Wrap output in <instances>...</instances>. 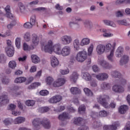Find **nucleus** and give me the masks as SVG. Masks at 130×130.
I'll return each instance as SVG.
<instances>
[{
	"mask_svg": "<svg viewBox=\"0 0 130 130\" xmlns=\"http://www.w3.org/2000/svg\"><path fill=\"white\" fill-rule=\"evenodd\" d=\"M42 49L44 50L45 52H50L51 50H53L57 54H60L61 52V45L58 43L52 47V41H49L47 45H45V43H41Z\"/></svg>",
	"mask_w": 130,
	"mask_h": 130,
	"instance_id": "f257e3e1",
	"label": "nucleus"
},
{
	"mask_svg": "<svg viewBox=\"0 0 130 130\" xmlns=\"http://www.w3.org/2000/svg\"><path fill=\"white\" fill-rule=\"evenodd\" d=\"M109 99H110V98L108 95H100L97 98V101L100 104H101L102 106L105 107V108H110V107H111V108H115V106H116V104L114 102H112L109 105L107 101H108Z\"/></svg>",
	"mask_w": 130,
	"mask_h": 130,
	"instance_id": "f03ea898",
	"label": "nucleus"
},
{
	"mask_svg": "<svg viewBox=\"0 0 130 130\" xmlns=\"http://www.w3.org/2000/svg\"><path fill=\"white\" fill-rule=\"evenodd\" d=\"M60 40L63 45H68L70 43H72L73 38L71 36L64 35L60 38Z\"/></svg>",
	"mask_w": 130,
	"mask_h": 130,
	"instance_id": "7ed1b4c3",
	"label": "nucleus"
},
{
	"mask_svg": "<svg viewBox=\"0 0 130 130\" xmlns=\"http://www.w3.org/2000/svg\"><path fill=\"white\" fill-rule=\"evenodd\" d=\"M60 54H61L62 56H69L71 54V47L68 46H65L61 50Z\"/></svg>",
	"mask_w": 130,
	"mask_h": 130,
	"instance_id": "20e7f679",
	"label": "nucleus"
},
{
	"mask_svg": "<svg viewBox=\"0 0 130 130\" xmlns=\"http://www.w3.org/2000/svg\"><path fill=\"white\" fill-rule=\"evenodd\" d=\"M42 122V120H41V119L40 118H36L34 119L32 121V125L36 130L40 129V128H41L40 125H41Z\"/></svg>",
	"mask_w": 130,
	"mask_h": 130,
	"instance_id": "39448f33",
	"label": "nucleus"
},
{
	"mask_svg": "<svg viewBox=\"0 0 130 130\" xmlns=\"http://www.w3.org/2000/svg\"><path fill=\"white\" fill-rule=\"evenodd\" d=\"M116 45V43H113L112 45V48L109 55L107 56V58L111 62L114 61V58H113V55H114V50L115 49V46Z\"/></svg>",
	"mask_w": 130,
	"mask_h": 130,
	"instance_id": "423d86ee",
	"label": "nucleus"
},
{
	"mask_svg": "<svg viewBox=\"0 0 130 130\" xmlns=\"http://www.w3.org/2000/svg\"><path fill=\"white\" fill-rule=\"evenodd\" d=\"M65 83L66 79H64V78H59L54 82L53 85V87H60L62 86V85H64Z\"/></svg>",
	"mask_w": 130,
	"mask_h": 130,
	"instance_id": "0eeeda50",
	"label": "nucleus"
},
{
	"mask_svg": "<svg viewBox=\"0 0 130 130\" xmlns=\"http://www.w3.org/2000/svg\"><path fill=\"white\" fill-rule=\"evenodd\" d=\"M62 100V97L59 95H56L51 98L49 100V102L50 103H57L60 102Z\"/></svg>",
	"mask_w": 130,
	"mask_h": 130,
	"instance_id": "6e6552de",
	"label": "nucleus"
},
{
	"mask_svg": "<svg viewBox=\"0 0 130 130\" xmlns=\"http://www.w3.org/2000/svg\"><path fill=\"white\" fill-rule=\"evenodd\" d=\"M96 78L99 81H105L108 79V74L106 73H100L96 75Z\"/></svg>",
	"mask_w": 130,
	"mask_h": 130,
	"instance_id": "1a4fd4ad",
	"label": "nucleus"
},
{
	"mask_svg": "<svg viewBox=\"0 0 130 130\" xmlns=\"http://www.w3.org/2000/svg\"><path fill=\"white\" fill-rule=\"evenodd\" d=\"M18 8L16 10L15 12L17 13V14H19L21 13L23 14L24 12H25V10H26V7H25V5L22 3H18Z\"/></svg>",
	"mask_w": 130,
	"mask_h": 130,
	"instance_id": "9d476101",
	"label": "nucleus"
},
{
	"mask_svg": "<svg viewBox=\"0 0 130 130\" xmlns=\"http://www.w3.org/2000/svg\"><path fill=\"white\" fill-rule=\"evenodd\" d=\"M112 90L115 93H123V92H124V88L120 85H114L113 86Z\"/></svg>",
	"mask_w": 130,
	"mask_h": 130,
	"instance_id": "9b49d317",
	"label": "nucleus"
},
{
	"mask_svg": "<svg viewBox=\"0 0 130 130\" xmlns=\"http://www.w3.org/2000/svg\"><path fill=\"white\" fill-rule=\"evenodd\" d=\"M129 60V57L126 55H124L120 60V66H123V64H126Z\"/></svg>",
	"mask_w": 130,
	"mask_h": 130,
	"instance_id": "f8f14e48",
	"label": "nucleus"
},
{
	"mask_svg": "<svg viewBox=\"0 0 130 130\" xmlns=\"http://www.w3.org/2000/svg\"><path fill=\"white\" fill-rule=\"evenodd\" d=\"M84 122V119L82 117H75L73 119V123L76 125H81Z\"/></svg>",
	"mask_w": 130,
	"mask_h": 130,
	"instance_id": "ddd939ff",
	"label": "nucleus"
},
{
	"mask_svg": "<svg viewBox=\"0 0 130 130\" xmlns=\"http://www.w3.org/2000/svg\"><path fill=\"white\" fill-rule=\"evenodd\" d=\"M6 53L9 57H12L14 56V47L11 46V48L10 47H7L6 48Z\"/></svg>",
	"mask_w": 130,
	"mask_h": 130,
	"instance_id": "4468645a",
	"label": "nucleus"
},
{
	"mask_svg": "<svg viewBox=\"0 0 130 130\" xmlns=\"http://www.w3.org/2000/svg\"><path fill=\"white\" fill-rule=\"evenodd\" d=\"M70 81L72 82H74V83H76L77 82V80L79 79V74L77 72H73L72 74L70 77Z\"/></svg>",
	"mask_w": 130,
	"mask_h": 130,
	"instance_id": "2eb2a0df",
	"label": "nucleus"
},
{
	"mask_svg": "<svg viewBox=\"0 0 130 130\" xmlns=\"http://www.w3.org/2000/svg\"><path fill=\"white\" fill-rule=\"evenodd\" d=\"M51 64L53 68H56L59 64L58 60L55 56L51 57Z\"/></svg>",
	"mask_w": 130,
	"mask_h": 130,
	"instance_id": "dca6fc26",
	"label": "nucleus"
},
{
	"mask_svg": "<svg viewBox=\"0 0 130 130\" xmlns=\"http://www.w3.org/2000/svg\"><path fill=\"white\" fill-rule=\"evenodd\" d=\"M42 124L43 126H44L45 128H46L47 129L50 128V122H49L48 119L47 118H45L42 120Z\"/></svg>",
	"mask_w": 130,
	"mask_h": 130,
	"instance_id": "f3484780",
	"label": "nucleus"
},
{
	"mask_svg": "<svg viewBox=\"0 0 130 130\" xmlns=\"http://www.w3.org/2000/svg\"><path fill=\"white\" fill-rule=\"evenodd\" d=\"M5 10L6 12V17H7V18H9L10 19L13 18V14L11 13V7L9 5H7L5 8Z\"/></svg>",
	"mask_w": 130,
	"mask_h": 130,
	"instance_id": "a211bd4d",
	"label": "nucleus"
},
{
	"mask_svg": "<svg viewBox=\"0 0 130 130\" xmlns=\"http://www.w3.org/2000/svg\"><path fill=\"white\" fill-rule=\"evenodd\" d=\"M128 110V107L126 105L121 106L118 109L119 113H120V114H124L126 111Z\"/></svg>",
	"mask_w": 130,
	"mask_h": 130,
	"instance_id": "6ab92c4d",
	"label": "nucleus"
},
{
	"mask_svg": "<svg viewBox=\"0 0 130 130\" xmlns=\"http://www.w3.org/2000/svg\"><path fill=\"white\" fill-rule=\"evenodd\" d=\"M111 75L112 78H117L118 79H120V78L122 77V75H121V74L120 73V72L117 71H112L111 73Z\"/></svg>",
	"mask_w": 130,
	"mask_h": 130,
	"instance_id": "aec40b11",
	"label": "nucleus"
},
{
	"mask_svg": "<svg viewBox=\"0 0 130 130\" xmlns=\"http://www.w3.org/2000/svg\"><path fill=\"white\" fill-rule=\"evenodd\" d=\"M96 51L99 54H102L105 51V47L102 45H99L96 48Z\"/></svg>",
	"mask_w": 130,
	"mask_h": 130,
	"instance_id": "412c9836",
	"label": "nucleus"
},
{
	"mask_svg": "<svg viewBox=\"0 0 130 130\" xmlns=\"http://www.w3.org/2000/svg\"><path fill=\"white\" fill-rule=\"evenodd\" d=\"M122 53H123V48L119 47L115 52L116 57H121Z\"/></svg>",
	"mask_w": 130,
	"mask_h": 130,
	"instance_id": "4be33fe9",
	"label": "nucleus"
},
{
	"mask_svg": "<svg viewBox=\"0 0 130 130\" xmlns=\"http://www.w3.org/2000/svg\"><path fill=\"white\" fill-rule=\"evenodd\" d=\"M31 40L34 45H38V44L39 43V37L37 36V35L36 34L32 35Z\"/></svg>",
	"mask_w": 130,
	"mask_h": 130,
	"instance_id": "5701e85b",
	"label": "nucleus"
},
{
	"mask_svg": "<svg viewBox=\"0 0 130 130\" xmlns=\"http://www.w3.org/2000/svg\"><path fill=\"white\" fill-rule=\"evenodd\" d=\"M83 79L85 81H91L92 80V76L88 72H84L82 73Z\"/></svg>",
	"mask_w": 130,
	"mask_h": 130,
	"instance_id": "b1692460",
	"label": "nucleus"
},
{
	"mask_svg": "<svg viewBox=\"0 0 130 130\" xmlns=\"http://www.w3.org/2000/svg\"><path fill=\"white\" fill-rule=\"evenodd\" d=\"M25 122V118L23 117H18L14 119L15 124H20Z\"/></svg>",
	"mask_w": 130,
	"mask_h": 130,
	"instance_id": "393cba45",
	"label": "nucleus"
},
{
	"mask_svg": "<svg viewBox=\"0 0 130 130\" xmlns=\"http://www.w3.org/2000/svg\"><path fill=\"white\" fill-rule=\"evenodd\" d=\"M70 91L73 95H78L81 94V90L78 87H72Z\"/></svg>",
	"mask_w": 130,
	"mask_h": 130,
	"instance_id": "a878e982",
	"label": "nucleus"
},
{
	"mask_svg": "<svg viewBox=\"0 0 130 130\" xmlns=\"http://www.w3.org/2000/svg\"><path fill=\"white\" fill-rule=\"evenodd\" d=\"M76 59L79 62H83V61H85L86 59L83 57V56L79 53V52L77 53L76 56Z\"/></svg>",
	"mask_w": 130,
	"mask_h": 130,
	"instance_id": "bb28decb",
	"label": "nucleus"
},
{
	"mask_svg": "<svg viewBox=\"0 0 130 130\" xmlns=\"http://www.w3.org/2000/svg\"><path fill=\"white\" fill-rule=\"evenodd\" d=\"M80 40L79 39H76L73 41V45L74 48L76 49V50H79L80 49Z\"/></svg>",
	"mask_w": 130,
	"mask_h": 130,
	"instance_id": "cd10ccee",
	"label": "nucleus"
},
{
	"mask_svg": "<svg viewBox=\"0 0 130 130\" xmlns=\"http://www.w3.org/2000/svg\"><path fill=\"white\" fill-rule=\"evenodd\" d=\"M0 101L3 102L4 104H8V103H9V99H8V95H1Z\"/></svg>",
	"mask_w": 130,
	"mask_h": 130,
	"instance_id": "c85d7f7f",
	"label": "nucleus"
},
{
	"mask_svg": "<svg viewBox=\"0 0 130 130\" xmlns=\"http://www.w3.org/2000/svg\"><path fill=\"white\" fill-rule=\"evenodd\" d=\"M31 58L32 62L34 63H38V62H40V58H39V57H38L36 55H32L31 56Z\"/></svg>",
	"mask_w": 130,
	"mask_h": 130,
	"instance_id": "c756f323",
	"label": "nucleus"
},
{
	"mask_svg": "<svg viewBox=\"0 0 130 130\" xmlns=\"http://www.w3.org/2000/svg\"><path fill=\"white\" fill-rule=\"evenodd\" d=\"M25 81L26 78L24 77L17 78L14 81L15 83H16L17 84H21V83H24V82Z\"/></svg>",
	"mask_w": 130,
	"mask_h": 130,
	"instance_id": "7c9ffc66",
	"label": "nucleus"
},
{
	"mask_svg": "<svg viewBox=\"0 0 130 130\" xmlns=\"http://www.w3.org/2000/svg\"><path fill=\"white\" fill-rule=\"evenodd\" d=\"M103 22L105 24V25H107V26H111V27H116V25L115 24L114 22H113V21H112L104 20H103Z\"/></svg>",
	"mask_w": 130,
	"mask_h": 130,
	"instance_id": "2f4dec72",
	"label": "nucleus"
},
{
	"mask_svg": "<svg viewBox=\"0 0 130 130\" xmlns=\"http://www.w3.org/2000/svg\"><path fill=\"white\" fill-rule=\"evenodd\" d=\"M90 44V39L88 38L83 39L80 42V45L81 46L88 45V44Z\"/></svg>",
	"mask_w": 130,
	"mask_h": 130,
	"instance_id": "473e14b6",
	"label": "nucleus"
},
{
	"mask_svg": "<svg viewBox=\"0 0 130 130\" xmlns=\"http://www.w3.org/2000/svg\"><path fill=\"white\" fill-rule=\"evenodd\" d=\"M118 25H123V26H129V23L127 22L126 19H122L121 20H117Z\"/></svg>",
	"mask_w": 130,
	"mask_h": 130,
	"instance_id": "72a5a7b5",
	"label": "nucleus"
},
{
	"mask_svg": "<svg viewBox=\"0 0 130 130\" xmlns=\"http://www.w3.org/2000/svg\"><path fill=\"white\" fill-rule=\"evenodd\" d=\"M100 64L102 66L103 68L105 69H110V66H109V63L107 62L105 60H101L100 61Z\"/></svg>",
	"mask_w": 130,
	"mask_h": 130,
	"instance_id": "f704fd0d",
	"label": "nucleus"
},
{
	"mask_svg": "<svg viewBox=\"0 0 130 130\" xmlns=\"http://www.w3.org/2000/svg\"><path fill=\"white\" fill-rule=\"evenodd\" d=\"M68 115L67 113H63L61 114H60L58 116V119L59 120H61L62 121H63L64 119H66L68 117Z\"/></svg>",
	"mask_w": 130,
	"mask_h": 130,
	"instance_id": "c9c22d12",
	"label": "nucleus"
},
{
	"mask_svg": "<svg viewBox=\"0 0 130 130\" xmlns=\"http://www.w3.org/2000/svg\"><path fill=\"white\" fill-rule=\"evenodd\" d=\"M41 84L39 82H35L33 84H31L28 87V89L29 90H31V89H35V88H37V87H39Z\"/></svg>",
	"mask_w": 130,
	"mask_h": 130,
	"instance_id": "e433bc0d",
	"label": "nucleus"
},
{
	"mask_svg": "<svg viewBox=\"0 0 130 130\" xmlns=\"http://www.w3.org/2000/svg\"><path fill=\"white\" fill-rule=\"evenodd\" d=\"M83 91L86 96H93V92L88 88H84Z\"/></svg>",
	"mask_w": 130,
	"mask_h": 130,
	"instance_id": "4c0bfd02",
	"label": "nucleus"
},
{
	"mask_svg": "<svg viewBox=\"0 0 130 130\" xmlns=\"http://www.w3.org/2000/svg\"><path fill=\"white\" fill-rule=\"evenodd\" d=\"M86 111V106L84 105H81L78 108V113L80 114H83Z\"/></svg>",
	"mask_w": 130,
	"mask_h": 130,
	"instance_id": "58836bf2",
	"label": "nucleus"
},
{
	"mask_svg": "<svg viewBox=\"0 0 130 130\" xmlns=\"http://www.w3.org/2000/svg\"><path fill=\"white\" fill-rule=\"evenodd\" d=\"M24 40L27 42L31 40V34L29 32H26L24 35Z\"/></svg>",
	"mask_w": 130,
	"mask_h": 130,
	"instance_id": "ea45409f",
	"label": "nucleus"
},
{
	"mask_svg": "<svg viewBox=\"0 0 130 130\" xmlns=\"http://www.w3.org/2000/svg\"><path fill=\"white\" fill-rule=\"evenodd\" d=\"M101 87L104 90H109V89H110V84L106 82H104L101 85Z\"/></svg>",
	"mask_w": 130,
	"mask_h": 130,
	"instance_id": "a19ab883",
	"label": "nucleus"
},
{
	"mask_svg": "<svg viewBox=\"0 0 130 130\" xmlns=\"http://www.w3.org/2000/svg\"><path fill=\"white\" fill-rule=\"evenodd\" d=\"M2 82L4 85H8L10 83V79H9V77L4 76L2 79Z\"/></svg>",
	"mask_w": 130,
	"mask_h": 130,
	"instance_id": "79ce46f5",
	"label": "nucleus"
},
{
	"mask_svg": "<svg viewBox=\"0 0 130 130\" xmlns=\"http://www.w3.org/2000/svg\"><path fill=\"white\" fill-rule=\"evenodd\" d=\"M9 67L11 69H12L13 70H14V69H15V68L17 67V62H16L14 60H11L9 63Z\"/></svg>",
	"mask_w": 130,
	"mask_h": 130,
	"instance_id": "37998d69",
	"label": "nucleus"
},
{
	"mask_svg": "<svg viewBox=\"0 0 130 130\" xmlns=\"http://www.w3.org/2000/svg\"><path fill=\"white\" fill-rule=\"evenodd\" d=\"M15 45L17 48H18V49L19 48H20V47H21V39H20L19 38H17L16 39Z\"/></svg>",
	"mask_w": 130,
	"mask_h": 130,
	"instance_id": "c03bdc74",
	"label": "nucleus"
},
{
	"mask_svg": "<svg viewBox=\"0 0 130 130\" xmlns=\"http://www.w3.org/2000/svg\"><path fill=\"white\" fill-rule=\"evenodd\" d=\"M118 126H119V124L118 123H114V124L110 125V130H116Z\"/></svg>",
	"mask_w": 130,
	"mask_h": 130,
	"instance_id": "a18cd8bd",
	"label": "nucleus"
},
{
	"mask_svg": "<svg viewBox=\"0 0 130 130\" xmlns=\"http://www.w3.org/2000/svg\"><path fill=\"white\" fill-rule=\"evenodd\" d=\"M6 60H7V58L6 57V56H5V54H1L0 55V62L1 63H5Z\"/></svg>",
	"mask_w": 130,
	"mask_h": 130,
	"instance_id": "49530a36",
	"label": "nucleus"
},
{
	"mask_svg": "<svg viewBox=\"0 0 130 130\" xmlns=\"http://www.w3.org/2000/svg\"><path fill=\"white\" fill-rule=\"evenodd\" d=\"M123 3L130 4V0H117L116 2V5H120L121 4H123Z\"/></svg>",
	"mask_w": 130,
	"mask_h": 130,
	"instance_id": "de8ad7c7",
	"label": "nucleus"
},
{
	"mask_svg": "<svg viewBox=\"0 0 130 130\" xmlns=\"http://www.w3.org/2000/svg\"><path fill=\"white\" fill-rule=\"evenodd\" d=\"M29 23H31L32 26H34V25H35V23H36V17L35 16V15H32L30 17Z\"/></svg>",
	"mask_w": 130,
	"mask_h": 130,
	"instance_id": "09e8293b",
	"label": "nucleus"
},
{
	"mask_svg": "<svg viewBox=\"0 0 130 130\" xmlns=\"http://www.w3.org/2000/svg\"><path fill=\"white\" fill-rule=\"evenodd\" d=\"M79 52L85 59H87V57H88V53H87V51L83 50V51Z\"/></svg>",
	"mask_w": 130,
	"mask_h": 130,
	"instance_id": "8fccbe9b",
	"label": "nucleus"
},
{
	"mask_svg": "<svg viewBox=\"0 0 130 130\" xmlns=\"http://www.w3.org/2000/svg\"><path fill=\"white\" fill-rule=\"evenodd\" d=\"M25 104L27 105V106H33L35 105V101L33 100L26 101Z\"/></svg>",
	"mask_w": 130,
	"mask_h": 130,
	"instance_id": "3c124183",
	"label": "nucleus"
},
{
	"mask_svg": "<svg viewBox=\"0 0 130 130\" xmlns=\"http://www.w3.org/2000/svg\"><path fill=\"white\" fill-rule=\"evenodd\" d=\"M91 21L89 20H86L84 22V25L86 28H87L88 29H90L91 28Z\"/></svg>",
	"mask_w": 130,
	"mask_h": 130,
	"instance_id": "603ef678",
	"label": "nucleus"
},
{
	"mask_svg": "<svg viewBox=\"0 0 130 130\" xmlns=\"http://www.w3.org/2000/svg\"><path fill=\"white\" fill-rule=\"evenodd\" d=\"M102 126V124L100 122H97L95 121L93 124V127L94 128H98V127H101Z\"/></svg>",
	"mask_w": 130,
	"mask_h": 130,
	"instance_id": "864d4df0",
	"label": "nucleus"
},
{
	"mask_svg": "<svg viewBox=\"0 0 130 130\" xmlns=\"http://www.w3.org/2000/svg\"><path fill=\"white\" fill-rule=\"evenodd\" d=\"M49 94V91H48L47 90H41L40 92V94L42 96H47Z\"/></svg>",
	"mask_w": 130,
	"mask_h": 130,
	"instance_id": "5fc2aeb1",
	"label": "nucleus"
},
{
	"mask_svg": "<svg viewBox=\"0 0 130 130\" xmlns=\"http://www.w3.org/2000/svg\"><path fill=\"white\" fill-rule=\"evenodd\" d=\"M99 115L102 117H106L107 116V112L105 110L101 111L99 112Z\"/></svg>",
	"mask_w": 130,
	"mask_h": 130,
	"instance_id": "6e6d98bb",
	"label": "nucleus"
},
{
	"mask_svg": "<svg viewBox=\"0 0 130 130\" xmlns=\"http://www.w3.org/2000/svg\"><path fill=\"white\" fill-rule=\"evenodd\" d=\"M46 82L47 84V85H51V83H52V82H53V78H52V77H48L47 78L46 80Z\"/></svg>",
	"mask_w": 130,
	"mask_h": 130,
	"instance_id": "4d7b16f0",
	"label": "nucleus"
},
{
	"mask_svg": "<svg viewBox=\"0 0 130 130\" xmlns=\"http://www.w3.org/2000/svg\"><path fill=\"white\" fill-rule=\"evenodd\" d=\"M32 26L33 25H32L30 22L25 23L23 25L24 28H25L26 29H30Z\"/></svg>",
	"mask_w": 130,
	"mask_h": 130,
	"instance_id": "13d9d810",
	"label": "nucleus"
},
{
	"mask_svg": "<svg viewBox=\"0 0 130 130\" xmlns=\"http://www.w3.org/2000/svg\"><path fill=\"white\" fill-rule=\"evenodd\" d=\"M17 107V106H16L15 104H11L9 105L8 109L9 110H11V111H13L16 109V108Z\"/></svg>",
	"mask_w": 130,
	"mask_h": 130,
	"instance_id": "bf43d9fd",
	"label": "nucleus"
},
{
	"mask_svg": "<svg viewBox=\"0 0 130 130\" xmlns=\"http://www.w3.org/2000/svg\"><path fill=\"white\" fill-rule=\"evenodd\" d=\"M119 79L120 80L119 84L121 85H125V84H126V80L124 78H122V76Z\"/></svg>",
	"mask_w": 130,
	"mask_h": 130,
	"instance_id": "052dcab7",
	"label": "nucleus"
},
{
	"mask_svg": "<svg viewBox=\"0 0 130 130\" xmlns=\"http://www.w3.org/2000/svg\"><path fill=\"white\" fill-rule=\"evenodd\" d=\"M14 26H16V21H13L12 23H11L10 24H8L7 25V28L9 30L12 29Z\"/></svg>",
	"mask_w": 130,
	"mask_h": 130,
	"instance_id": "680f3d73",
	"label": "nucleus"
},
{
	"mask_svg": "<svg viewBox=\"0 0 130 130\" xmlns=\"http://www.w3.org/2000/svg\"><path fill=\"white\" fill-rule=\"evenodd\" d=\"M93 45H91L88 48V55H91L92 54V52H93Z\"/></svg>",
	"mask_w": 130,
	"mask_h": 130,
	"instance_id": "e2e57ef3",
	"label": "nucleus"
},
{
	"mask_svg": "<svg viewBox=\"0 0 130 130\" xmlns=\"http://www.w3.org/2000/svg\"><path fill=\"white\" fill-rule=\"evenodd\" d=\"M49 108L48 107H44L41 108V112H47L49 111Z\"/></svg>",
	"mask_w": 130,
	"mask_h": 130,
	"instance_id": "0e129e2a",
	"label": "nucleus"
},
{
	"mask_svg": "<svg viewBox=\"0 0 130 130\" xmlns=\"http://www.w3.org/2000/svg\"><path fill=\"white\" fill-rule=\"evenodd\" d=\"M39 3V1L36 0L31 2H30L29 5V6H36V5H38Z\"/></svg>",
	"mask_w": 130,
	"mask_h": 130,
	"instance_id": "69168bd1",
	"label": "nucleus"
},
{
	"mask_svg": "<svg viewBox=\"0 0 130 130\" xmlns=\"http://www.w3.org/2000/svg\"><path fill=\"white\" fill-rule=\"evenodd\" d=\"M23 50H24L25 51L27 50H29L30 49L29 48V46L26 43H24L23 44Z\"/></svg>",
	"mask_w": 130,
	"mask_h": 130,
	"instance_id": "338daca9",
	"label": "nucleus"
},
{
	"mask_svg": "<svg viewBox=\"0 0 130 130\" xmlns=\"http://www.w3.org/2000/svg\"><path fill=\"white\" fill-rule=\"evenodd\" d=\"M55 8L56 10H58V11H61L63 9L62 6H60L59 4H57L55 5Z\"/></svg>",
	"mask_w": 130,
	"mask_h": 130,
	"instance_id": "774afa93",
	"label": "nucleus"
}]
</instances>
